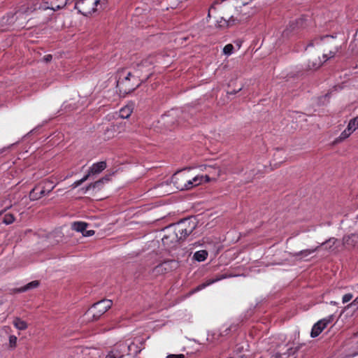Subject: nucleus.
Returning a JSON list of instances; mask_svg holds the SVG:
<instances>
[{"instance_id":"f257e3e1","label":"nucleus","mask_w":358,"mask_h":358,"mask_svg":"<svg viewBox=\"0 0 358 358\" xmlns=\"http://www.w3.org/2000/svg\"><path fill=\"white\" fill-rule=\"evenodd\" d=\"M196 224L189 220H184L169 226L166 234L162 238L164 245L168 248L174 247L179 241L185 239L195 229Z\"/></svg>"},{"instance_id":"f03ea898","label":"nucleus","mask_w":358,"mask_h":358,"mask_svg":"<svg viewBox=\"0 0 358 358\" xmlns=\"http://www.w3.org/2000/svg\"><path fill=\"white\" fill-rule=\"evenodd\" d=\"M209 175L194 176L190 169H184L175 173L171 178L174 187L180 190H189L205 182L210 181Z\"/></svg>"},{"instance_id":"7ed1b4c3","label":"nucleus","mask_w":358,"mask_h":358,"mask_svg":"<svg viewBox=\"0 0 358 358\" xmlns=\"http://www.w3.org/2000/svg\"><path fill=\"white\" fill-rule=\"evenodd\" d=\"M152 64V62L150 61L149 59L143 61L140 64L138 65V69L135 72L136 75L128 73L127 76L124 78V80H122L121 82H118L120 83V85H122V87H124L125 92H131L141 85L140 80L138 79L139 77L138 71H142L143 68L150 66Z\"/></svg>"},{"instance_id":"20e7f679","label":"nucleus","mask_w":358,"mask_h":358,"mask_svg":"<svg viewBox=\"0 0 358 358\" xmlns=\"http://www.w3.org/2000/svg\"><path fill=\"white\" fill-rule=\"evenodd\" d=\"M107 0H79L75 4V8L83 15L87 16L106 5Z\"/></svg>"},{"instance_id":"39448f33","label":"nucleus","mask_w":358,"mask_h":358,"mask_svg":"<svg viewBox=\"0 0 358 358\" xmlns=\"http://www.w3.org/2000/svg\"><path fill=\"white\" fill-rule=\"evenodd\" d=\"M321 48L324 52V62L334 57L340 50V47L334 38L329 36H325L321 39Z\"/></svg>"},{"instance_id":"423d86ee","label":"nucleus","mask_w":358,"mask_h":358,"mask_svg":"<svg viewBox=\"0 0 358 358\" xmlns=\"http://www.w3.org/2000/svg\"><path fill=\"white\" fill-rule=\"evenodd\" d=\"M112 305L113 302L110 299L101 300L92 305L87 310V315L92 317V320H96L110 308Z\"/></svg>"},{"instance_id":"0eeeda50","label":"nucleus","mask_w":358,"mask_h":358,"mask_svg":"<svg viewBox=\"0 0 358 358\" xmlns=\"http://www.w3.org/2000/svg\"><path fill=\"white\" fill-rule=\"evenodd\" d=\"M135 347L136 349L134 350V355H136L142 350V348L138 346L134 342H131L129 343L127 342H120L117 343L113 350L117 353L121 355V358H122L124 355H131L132 348Z\"/></svg>"},{"instance_id":"6e6552de","label":"nucleus","mask_w":358,"mask_h":358,"mask_svg":"<svg viewBox=\"0 0 358 358\" xmlns=\"http://www.w3.org/2000/svg\"><path fill=\"white\" fill-rule=\"evenodd\" d=\"M51 185V182L45 181L42 184L36 185L29 193L30 199L36 201L48 194L54 189L55 186H50V188L47 189L46 185Z\"/></svg>"},{"instance_id":"1a4fd4ad","label":"nucleus","mask_w":358,"mask_h":358,"mask_svg":"<svg viewBox=\"0 0 358 358\" xmlns=\"http://www.w3.org/2000/svg\"><path fill=\"white\" fill-rule=\"evenodd\" d=\"M41 6L38 1H31L21 6L20 10L15 13L16 19L23 15H29L37 9H40Z\"/></svg>"},{"instance_id":"9d476101","label":"nucleus","mask_w":358,"mask_h":358,"mask_svg":"<svg viewBox=\"0 0 358 358\" xmlns=\"http://www.w3.org/2000/svg\"><path fill=\"white\" fill-rule=\"evenodd\" d=\"M334 320V315H329L316 322L311 330L310 336L312 338H315L320 334V333L330 324Z\"/></svg>"},{"instance_id":"9b49d317","label":"nucleus","mask_w":358,"mask_h":358,"mask_svg":"<svg viewBox=\"0 0 358 358\" xmlns=\"http://www.w3.org/2000/svg\"><path fill=\"white\" fill-rule=\"evenodd\" d=\"M68 0H45V3L49 6H45L43 9H50L57 10L63 8L67 3Z\"/></svg>"},{"instance_id":"f8f14e48","label":"nucleus","mask_w":358,"mask_h":358,"mask_svg":"<svg viewBox=\"0 0 358 358\" xmlns=\"http://www.w3.org/2000/svg\"><path fill=\"white\" fill-rule=\"evenodd\" d=\"M106 167H107V165H106V162L102 161V162H99L97 163H94L90 168V170L86 176H88V178H89L91 175H95V174L100 173Z\"/></svg>"},{"instance_id":"ddd939ff","label":"nucleus","mask_w":358,"mask_h":358,"mask_svg":"<svg viewBox=\"0 0 358 358\" xmlns=\"http://www.w3.org/2000/svg\"><path fill=\"white\" fill-rule=\"evenodd\" d=\"M323 62H324V60L322 61L319 57L313 56L309 59L306 69L308 70H316L322 66Z\"/></svg>"},{"instance_id":"4468645a","label":"nucleus","mask_w":358,"mask_h":358,"mask_svg":"<svg viewBox=\"0 0 358 358\" xmlns=\"http://www.w3.org/2000/svg\"><path fill=\"white\" fill-rule=\"evenodd\" d=\"M343 243L352 247L358 246V234H352L345 236L343 238Z\"/></svg>"},{"instance_id":"2eb2a0df","label":"nucleus","mask_w":358,"mask_h":358,"mask_svg":"<svg viewBox=\"0 0 358 358\" xmlns=\"http://www.w3.org/2000/svg\"><path fill=\"white\" fill-rule=\"evenodd\" d=\"M319 248H320V246H317L315 248L306 249V250H301L300 252H295V253L292 254V257H294L295 258H299L300 259H306L309 255H310L311 254H313L315 251H317Z\"/></svg>"},{"instance_id":"dca6fc26","label":"nucleus","mask_w":358,"mask_h":358,"mask_svg":"<svg viewBox=\"0 0 358 358\" xmlns=\"http://www.w3.org/2000/svg\"><path fill=\"white\" fill-rule=\"evenodd\" d=\"M236 22V19L233 15L227 17H222L220 20H217V26L219 27H227L233 25Z\"/></svg>"},{"instance_id":"f3484780","label":"nucleus","mask_w":358,"mask_h":358,"mask_svg":"<svg viewBox=\"0 0 358 358\" xmlns=\"http://www.w3.org/2000/svg\"><path fill=\"white\" fill-rule=\"evenodd\" d=\"M166 273L176 270L179 267V262L176 260H167L162 263Z\"/></svg>"},{"instance_id":"a211bd4d","label":"nucleus","mask_w":358,"mask_h":358,"mask_svg":"<svg viewBox=\"0 0 358 358\" xmlns=\"http://www.w3.org/2000/svg\"><path fill=\"white\" fill-rule=\"evenodd\" d=\"M133 112L132 105H127L120 110L119 115L122 119L128 118Z\"/></svg>"},{"instance_id":"6ab92c4d","label":"nucleus","mask_w":358,"mask_h":358,"mask_svg":"<svg viewBox=\"0 0 358 358\" xmlns=\"http://www.w3.org/2000/svg\"><path fill=\"white\" fill-rule=\"evenodd\" d=\"M88 224L84 222H74L72 223L71 228L76 231L83 234Z\"/></svg>"},{"instance_id":"aec40b11","label":"nucleus","mask_w":358,"mask_h":358,"mask_svg":"<svg viewBox=\"0 0 358 358\" xmlns=\"http://www.w3.org/2000/svg\"><path fill=\"white\" fill-rule=\"evenodd\" d=\"M225 278H226V275L222 274V275H217L215 278L209 279V280H206L205 282H203V284L199 285L197 287V290H201V289L205 288L206 287L212 285L214 282H216L220 280L224 279Z\"/></svg>"},{"instance_id":"412c9836","label":"nucleus","mask_w":358,"mask_h":358,"mask_svg":"<svg viewBox=\"0 0 358 358\" xmlns=\"http://www.w3.org/2000/svg\"><path fill=\"white\" fill-rule=\"evenodd\" d=\"M38 285H39V281L34 280V281L29 282L26 285L17 289L16 292H24L27 290L36 288L38 287Z\"/></svg>"},{"instance_id":"4be33fe9","label":"nucleus","mask_w":358,"mask_h":358,"mask_svg":"<svg viewBox=\"0 0 358 358\" xmlns=\"http://www.w3.org/2000/svg\"><path fill=\"white\" fill-rule=\"evenodd\" d=\"M208 253L205 250H201L196 251L194 252L193 255V259L197 262H203L205 261L208 257Z\"/></svg>"},{"instance_id":"5701e85b","label":"nucleus","mask_w":358,"mask_h":358,"mask_svg":"<svg viewBox=\"0 0 358 358\" xmlns=\"http://www.w3.org/2000/svg\"><path fill=\"white\" fill-rule=\"evenodd\" d=\"M110 180V176H106L105 177L102 178L101 179L94 182V183L90 184L87 188L86 190L90 189L91 188H96L99 187L101 184H103L105 181Z\"/></svg>"},{"instance_id":"b1692460","label":"nucleus","mask_w":358,"mask_h":358,"mask_svg":"<svg viewBox=\"0 0 358 358\" xmlns=\"http://www.w3.org/2000/svg\"><path fill=\"white\" fill-rule=\"evenodd\" d=\"M165 273H166V272L165 271L164 267L162 263L156 266L152 271V275L154 277H157Z\"/></svg>"},{"instance_id":"393cba45","label":"nucleus","mask_w":358,"mask_h":358,"mask_svg":"<svg viewBox=\"0 0 358 358\" xmlns=\"http://www.w3.org/2000/svg\"><path fill=\"white\" fill-rule=\"evenodd\" d=\"M13 325L19 330H24L27 328L26 322L17 317L13 321Z\"/></svg>"},{"instance_id":"a878e982","label":"nucleus","mask_w":358,"mask_h":358,"mask_svg":"<svg viewBox=\"0 0 358 358\" xmlns=\"http://www.w3.org/2000/svg\"><path fill=\"white\" fill-rule=\"evenodd\" d=\"M208 168L210 170L208 171L212 175V179L216 180L220 175V169L218 167H213L210 166H209Z\"/></svg>"},{"instance_id":"bb28decb","label":"nucleus","mask_w":358,"mask_h":358,"mask_svg":"<svg viewBox=\"0 0 358 358\" xmlns=\"http://www.w3.org/2000/svg\"><path fill=\"white\" fill-rule=\"evenodd\" d=\"M352 132L351 131L350 127L348 125L347 128L341 134L339 137L338 138V141H342L346 139L348 137L350 136Z\"/></svg>"},{"instance_id":"cd10ccee","label":"nucleus","mask_w":358,"mask_h":358,"mask_svg":"<svg viewBox=\"0 0 358 358\" xmlns=\"http://www.w3.org/2000/svg\"><path fill=\"white\" fill-rule=\"evenodd\" d=\"M348 126L350 127L352 132L357 130L358 129V116L351 120L348 123Z\"/></svg>"},{"instance_id":"c85d7f7f","label":"nucleus","mask_w":358,"mask_h":358,"mask_svg":"<svg viewBox=\"0 0 358 358\" xmlns=\"http://www.w3.org/2000/svg\"><path fill=\"white\" fill-rule=\"evenodd\" d=\"M15 220L14 216L12 214H6L3 217V222L6 224H12Z\"/></svg>"},{"instance_id":"c756f323","label":"nucleus","mask_w":358,"mask_h":358,"mask_svg":"<svg viewBox=\"0 0 358 358\" xmlns=\"http://www.w3.org/2000/svg\"><path fill=\"white\" fill-rule=\"evenodd\" d=\"M234 50V46L231 44H227L223 48V52L225 55H230L232 54Z\"/></svg>"},{"instance_id":"7c9ffc66","label":"nucleus","mask_w":358,"mask_h":358,"mask_svg":"<svg viewBox=\"0 0 358 358\" xmlns=\"http://www.w3.org/2000/svg\"><path fill=\"white\" fill-rule=\"evenodd\" d=\"M17 340V337L14 335L9 336V345L10 348H13L16 347Z\"/></svg>"},{"instance_id":"2f4dec72","label":"nucleus","mask_w":358,"mask_h":358,"mask_svg":"<svg viewBox=\"0 0 358 358\" xmlns=\"http://www.w3.org/2000/svg\"><path fill=\"white\" fill-rule=\"evenodd\" d=\"M88 179V176H85L83 178H81L80 180H77L76 182H74L72 185V187L73 188H76L78 186H80L82 183H83L84 182H85Z\"/></svg>"},{"instance_id":"473e14b6","label":"nucleus","mask_w":358,"mask_h":358,"mask_svg":"<svg viewBox=\"0 0 358 358\" xmlns=\"http://www.w3.org/2000/svg\"><path fill=\"white\" fill-rule=\"evenodd\" d=\"M106 358H121V355L117 354L113 350L110 351Z\"/></svg>"},{"instance_id":"72a5a7b5","label":"nucleus","mask_w":358,"mask_h":358,"mask_svg":"<svg viewBox=\"0 0 358 358\" xmlns=\"http://www.w3.org/2000/svg\"><path fill=\"white\" fill-rule=\"evenodd\" d=\"M336 241L337 240L336 238H331L325 241L324 243H322V245H329V248H331L336 243Z\"/></svg>"},{"instance_id":"f704fd0d","label":"nucleus","mask_w":358,"mask_h":358,"mask_svg":"<svg viewBox=\"0 0 358 358\" xmlns=\"http://www.w3.org/2000/svg\"><path fill=\"white\" fill-rule=\"evenodd\" d=\"M352 296H352V294H350V293H348V294H345V295L343 296V299H342L343 303H347V302L350 301L352 299Z\"/></svg>"},{"instance_id":"c9c22d12","label":"nucleus","mask_w":358,"mask_h":358,"mask_svg":"<svg viewBox=\"0 0 358 358\" xmlns=\"http://www.w3.org/2000/svg\"><path fill=\"white\" fill-rule=\"evenodd\" d=\"M166 358H185V357L182 354H179V355L170 354L166 356Z\"/></svg>"},{"instance_id":"e433bc0d","label":"nucleus","mask_w":358,"mask_h":358,"mask_svg":"<svg viewBox=\"0 0 358 358\" xmlns=\"http://www.w3.org/2000/svg\"><path fill=\"white\" fill-rule=\"evenodd\" d=\"M94 234V230H85V233L83 234L84 236H91Z\"/></svg>"},{"instance_id":"4c0bfd02","label":"nucleus","mask_w":358,"mask_h":358,"mask_svg":"<svg viewBox=\"0 0 358 358\" xmlns=\"http://www.w3.org/2000/svg\"><path fill=\"white\" fill-rule=\"evenodd\" d=\"M286 354L275 353L271 356V358H285Z\"/></svg>"},{"instance_id":"58836bf2","label":"nucleus","mask_w":358,"mask_h":358,"mask_svg":"<svg viewBox=\"0 0 358 358\" xmlns=\"http://www.w3.org/2000/svg\"><path fill=\"white\" fill-rule=\"evenodd\" d=\"M180 1V0H176L175 1L172 2L170 4L171 8H176Z\"/></svg>"},{"instance_id":"ea45409f","label":"nucleus","mask_w":358,"mask_h":358,"mask_svg":"<svg viewBox=\"0 0 358 358\" xmlns=\"http://www.w3.org/2000/svg\"><path fill=\"white\" fill-rule=\"evenodd\" d=\"M52 57L51 55H47L44 57V60L46 62H50L51 59H52Z\"/></svg>"},{"instance_id":"a19ab883","label":"nucleus","mask_w":358,"mask_h":358,"mask_svg":"<svg viewBox=\"0 0 358 358\" xmlns=\"http://www.w3.org/2000/svg\"><path fill=\"white\" fill-rule=\"evenodd\" d=\"M13 17H14V15H12L11 19H10V20H8V22L9 24H10V23H13V22H14Z\"/></svg>"},{"instance_id":"79ce46f5","label":"nucleus","mask_w":358,"mask_h":358,"mask_svg":"<svg viewBox=\"0 0 358 358\" xmlns=\"http://www.w3.org/2000/svg\"><path fill=\"white\" fill-rule=\"evenodd\" d=\"M136 348L134 347L132 348V351H131V354H134V350H135Z\"/></svg>"},{"instance_id":"37998d69","label":"nucleus","mask_w":358,"mask_h":358,"mask_svg":"<svg viewBox=\"0 0 358 358\" xmlns=\"http://www.w3.org/2000/svg\"><path fill=\"white\" fill-rule=\"evenodd\" d=\"M51 186H53V185H52V182H51ZM50 185H46V188H47V189L50 188Z\"/></svg>"},{"instance_id":"c03bdc74","label":"nucleus","mask_w":358,"mask_h":358,"mask_svg":"<svg viewBox=\"0 0 358 358\" xmlns=\"http://www.w3.org/2000/svg\"><path fill=\"white\" fill-rule=\"evenodd\" d=\"M3 211H4V210H3V211H0V215H2V213H3Z\"/></svg>"},{"instance_id":"a18cd8bd","label":"nucleus","mask_w":358,"mask_h":358,"mask_svg":"<svg viewBox=\"0 0 358 358\" xmlns=\"http://www.w3.org/2000/svg\"><path fill=\"white\" fill-rule=\"evenodd\" d=\"M260 358H263V357H260Z\"/></svg>"}]
</instances>
